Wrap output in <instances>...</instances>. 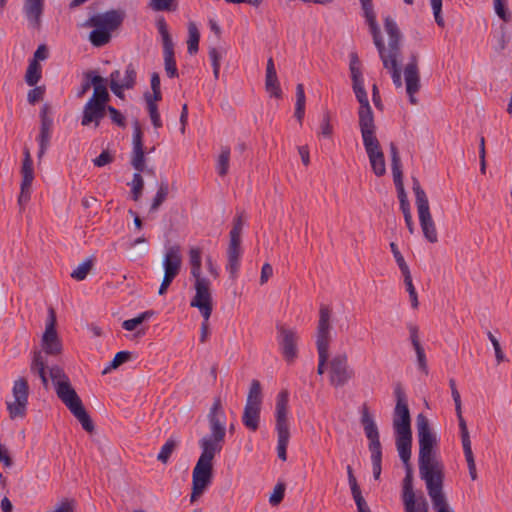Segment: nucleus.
Listing matches in <instances>:
<instances>
[{
	"mask_svg": "<svg viewBox=\"0 0 512 512\" xmlns=\"http://www.w3.org/2000/svg\"><path fill=\"white\" fill-rule=\"evenodd\" d=\"M222 56H223L222 51H220L219 49H217L215 47H213L209 50V58L212 63L213 74H214L215 79L219 78Z\"/></svg>",
	"mask_w": 512,
	"mask_h": 512,
	"instance_id": "6e6d98bb",
	"label": "nucleus"
},
{
	"mask_svg": "<svg viewBox=\"0 0 512 512\" xmlns=\"http://www.w3.org/2000/svg\"><path fill=\"white\" fill-rule=\"evenodd\" d=\"M49 374L52 379V381L55 384V387H57L59 382H65L69 381L68 376L64 373V371L58 367V366H52L49 368Z\"/></svg>",
	"mask_w": 512,
	"mask_h": 512,
	"instance_id": "338daca9",
	"label": "nucleus"
},
{
	"mask_svg": "<svg viewBox=\"0 0 512 512\" xmlns=\"http://www.w3.org/2000/svg\"><path fill=\"white\" fill-rule=\"evenodd\" d=\"M429 497L431 498V502L433 507L437 512H453L446 500V497L443 493V483L435 484L432 486H426Z\"/></svg>",
	"mask_w": 512,
	"mask_h": 512,
	"instance_id": "2f4dec72",
	"label": "nucleus"
},
{
	"mask_svg": "<svg viewBox=\"0 0 512 512\" xmlns=\"http://www.w3.org/2000/svg\"><path fill=\"white\" fill-rule=\"evenodd\" d=\"M390 249H391V252L395 258V261H396L402 275L410 273V269H409L404 257L402 256L401 252L399 251L398 246L394 242H391Z\"/></svg>",
	"mask_w": 512,
	"mask_h": 512,
	"instance_id": "5fc2aeb1",
	"label": "nucleus"
},
{
	"mask_svg": "<svg viewBox=\"0 0 512 512\" xmlns=\"http://www.w3.org/2000/svg\"><path fill=\"white\" fill-rule=\"evenodd\" d=\"M395 396L397 400L393 418L395 435L412 434L408 404L405 394L400 387L395 389Z\"/></svg>",
	"mask_w": 512,
	"mask_h": 512,
	"instance_id": "9b49d317",
	"label": "nucleus"
},
{
	"mask_svg": "<svg viewBox=\"0 0 512 512\" xmlns=\"http://www.w3.org/2000/svg\"><path fill=\"white\" fill-rule=\"evenodd\" d=\"M44 10V0H25L23 11L29 22L34 28L41 25V16Z\"/></svg>",
	"mask_w": 512,
	"mask_h": 512,
	"instance_id": "cd10ccee",
	"label": "nucleus"
},
{
	"mask_svg": "<svg viewBox=\"0 0 512 512\" xmlns=\"http://www.w3.org/2000/svg\"><path fill=\"white\" fill-rule=\"evenodd\" d=\"M412 189L415 194V203L417 206L418 217L420 226L424 237L430 243L438 241V234L435 223L432 219L429 207V201L425 191L422 189L420 182L417 178H412Z\"/></svg>",
	"mask_w": 512,
	"mask_h": 512,
	"instance_id": "20e7f679",
	"label": "nucleus"
},
{
	"mask_svg": "<svg viewBox=\"0 0 512 512\" xmlns=\"http://www.w3.org/2000/svg\"><path fill=\"white\" fill-rule=\"evenodd\" d=\"M278 436V442H277V453L278 457L285 461L287 459V446L290 439V434H283V435H277Z\"/></svg>",
	"mask_w": 512,
	"mask_h": 512,
	"instance_id": "680f3d73",
	"label": "nucleus"
},
{
	"mask_svg": "<svg viewBox=\"0 0 512 512\" xmlns=\"http://www.w3.org/2000/svg\"><path fill=\"white\" fill-rule=\"evenodd\" d=\"M24 159L21 167L22 181L20 185V194L18 203L21 207L25 206L31 197V187L34 180V169L31 154L28 148L23 151Z\"/></svg>",
	"mask_w": 512,
	"mask_h": 512,
	"instance_id": "f3484780",
	"label": "nucleus"
},
{
	"mask_svg": "<svg viewBox=\"0 0 512 512\" xmlns=\"http://www.w3.org/2000/svg\"><path fill=\"white\" fill-rule=\"evenodd\" d=\"M412 434L396 435V447L405 466L410 465Z\"/></svg>",
	"mask_w": 512,
	"mask_h": 512,
	"instance_id": "c9c22d12",
	"label": "nucleus"
},
{
	"mask_svg": "<svg viewBox=\"0 0 512 512\" xmlns=\"http://www.w3.org/2000/svg\"><path fill=\"white\" fill-rule=\"evenodd\" d=\"M493 39L495 41L494 49L497 52H501L507 47V45L510 41V38L506 34L504 25H502L500 27L499 31L493 33Z\"/></svg>",
	"mask_w": 512,
	"mask_h": 512,
	"instance_id": "8fccbe9b",
	"label": "nucleus"
},
{
	"mask_svg": "<svg viewBox=\"0 0 512 512\" xmlns=\"http://www.w3.org/2000/svg\"><path fill=\"white\" fill-rule=\"evenodd\" d=\"M177 444L178 443L175 439H173V438L168 439L165 442V444L162 446V448L157 456V460L166 464L168 462L170 456L176 449Z\"/></svg>",
	"mask_w": 512,
	"mask_h": 512,
	"instance_id": "09e8293b",
	"label": "nucleus"
},
{
	"mask_svg": "<svg viewBox=\"0 0 512 512\" xmlns=\"http://www.w3.org/2000/svg\"><path fill=\"white\" fill-rule=\"evenodd\" d=\"M404 79L406 84V93L409 96L411 104H417L415 94L420 90V73L418 67V54L412 53L409 62L404 68Z\"/></svg>",
	"mask_w": 512,
	"mask_h": 512,
	"instance_id": "aec40b11",
	"label": "nucleus"
},
{
	"mask_svg": "<svg viewBox=\"0 0 512 512\" xmlns=\"http://www.w3.org/2000/svg\"><path fill=\"white\" fill-rule=\"evenodd\" d=\"M89 40L95 47H102L111 40V32L108 29L95 28L89 34Z\"/></svg>",
	"mask_w": 512,
	"mask_h": 512,
	"instance_id": "e433bc0d",
	"label": "nucleus"
},
{
	"mask_svg": "<svg viewBox=\"0 0 512 512\" xmlns=\"http://www.w3.org/2000/svg\"><path fill=\"white\" fill-rule=\"evenodd\" d=\"M430 4L433 10L435 22L439 27L445 26V21L441 15L442 12V0H430Z\"/></svg>",
	"mask_w": 512,
	"mask_h": 512,
	"instance_id": "0e129e2a",
	"label": "nucleus"
},
{
	"mask_svg": "<svg viewBox=\"0 0 512 512\" xmlns=\"http://www.w3.org/2000/svg\"><path fill=\"white\" fill-rule=\"evenodd\" d=\"M95 75V71H88L84 73V81L82 82L79 90L77 91V98H83L85 94L90 90L92 86V77Z\"/></svg>",
	"mask_w": 512,
	"mask_h": 512,
	"instance_id": "e2e57ef3",
	"label": "nucleus"
},
{
	"mask_svg": "<svg viewBox=\"0 0 512 512\" xmlns=\"http://www.w3.org/2000/svg\"><path fill=\"white\" fill-rule=\"evenodd\" d=\"M92 267H93V259L87 258L81 264H79L77 268H75L72 271L71 277L77 281H82L87 277V275L91 271Z\"/></svg>",
	"mask_w": 512,
	"mask_h": 512,
	"instance_id": "c03bdc74",
	"label": "nucleus"
},
{
	"mask_svg": "<svg viewBox=\"0 0 512 512\" xmlns=\"http://www.w3.org/2000/svg\"><path fill=\"white\" fill-rule=\"evenodd\" d=\"M189 262L191 265V275L195 279L194 288L196 300L203 299L206 295L211 294V281L202 276V258L201 250L199 248H191L189 251ZM198 304H201L197 301Z\"/></svg>",
	"mask_w": 512,
	"mask_h": 512,
	"instance_id": "9d476101",
	"label": "nucleus"
},
{
	"mask_svg": "<svg viewBox=\"0 0 512 512\" xmlns=\"http://www.w3.org/2000/svg\"><path fill=\"white\" fill-rule=\"evenodd\" d=\"M419 438V474L426 486L441 484L444 481V466L433 451L436 438L431 432L429 421L419 414L416 419Z\"/></svg>",
	"mask_w": 512,
	"mask_h": 512,
	"instance_id": "f257e3e1",
	"label": "nucleus"
},
{
	"mask_svg": "<svg viewBox=\"0 0 512 512\" xmlns=\"http://www.w3.org/2000/svg\"><path fill=\"white\" fill-rule=\"evenodd\" d=\"M107 104L88 100L83 107L81 125L89 126L94 124L97 128L101 120L105 117Z\"/></svg>",
	"mask_w": 512,
	"mask_h": 512,
	"instance_id": "b1692460",
	"label": "nucleus"
},
{
	"mask_svg": "<svg viewBox=\"0 0 512 512\" xmlns=\"http://www.w3.org/2000/svg\"><path fill=\"white\" fill-rule=\"evenodd\" d=\"M353 86V91L360 104L358 111L359 128L360 130L367 128H375L374 115L369 104L367 92L364 87V82L356 83Z\"/></svg>",
	"mask_w": 512,
	"mask_h": 512,
	"instance_id": "412c9836",
	"label": "nucleus"
},
{
	"mask_svg": "<svg viewBox=\"0 0 512 512\" xmlns=\"http://www.w3.org/2000/svg\"><path fill=\"white\" fill-rule=\"evenodd\" d=\"M106 112L109 113L112 123L122 128L126 127L125 117L119 110L113 106L107 105Z\"/></svg>",
	"mask_w": 512,
	"mask_h": 512,
	"instance_id": "bf43d9fd",
	"label": "nucleus"
},
{
	"mask_svg": "<svg viewBox=\"0 0 512 512\" xmlns=\"http://www.w3.org/2000/svg\"><path fill=\"white\" fill-rule=\"evenodd\" d=\"M13 400L6 401L7 411L12 420L23 419L27 414L29 385L24 377L16 379L12 387Z\"/></svg>",
	"mask_w": 512,
	"mask_h": 512,
	"instance_id": "6e6552de",
	"label": "nucleus"
},
{
	"mask_svg": "<svg viewBox=\"0 0 512 512\" xmlns=\"http://www.w3.org/2000/svg\"><path fill=\"white\" fill-rule=\"evenodd\" d=\"M189 38L187 41V49L189 54H195L198 52L200 33L195 23L190 22L188 25Z\"/></svg>",
	"mask_w": 512,
	"mask_h": 512,
	"instance_id": "a19ab883",
	"label": "nucleus"
},
{
	"mask_svg": "<svg viewBox=\"0 0 512 512\" xmlns=\"http://www.w3.org/2000/svg\"><path fill=\"white\" fill-rule=\"evenodd\" d=\"M331 310L326 305H321L319 309V321L317 325L316 346L319 356L317 373L322 375L325 371L326 363L329 358V345L331 341Z\"/></svg>",
	"mask_w": 512,
	"mask_h": 512,
	"instance_id": "39448f33",
	"label": "nucleus"
},
{
	"mask_svg": "<svg viewBox=\"0 0 512 512\" xmlns=\"http://www.w3.org/2000/svg\"><path fill=\"white\" fill-rule=\"evenodd\" d=\"M202 304H198L196 300V296H194L190 302L191 307L197 308L204 321L201 324V335H200V341L202 343L206 342L208 335H209V318L212 313V295H206L203 299L198 300Z\"/></svg>",
	"mask_w": 512,
	"mask_h": 512,
	"instance_id": "a878e982",
	"label": "nucleus"
},
{
	"mask_svg": "<svg viewBox=\"0 0 512 512\" xmlns=\"http://www.w3.org/2000/svg\"><path fill=\"white\" fill-rule=\"evenodd\" d=\"M131 186L132 199L134 201H138L142 195V191L144 188V180L140 173H134Z\"/></svg>",
	"mask_w": 512,
	"mask_h": 512,
	"instance_id": "864d4df0",
	"label": "nucleus"
},
{
	"mask_svg": "<svg viewBox=\"0 0 512 512\" xmlns=\"http://www.w3.org/2000/svg\"><path fill=\"white\" fill-rule=\"evenodd\" d=\"M47 364L44 360V357L40 351H35L33 353L32 362L30 365V371L32 374L38 375L41 379L42 384L47 387L48 386V377L46 375Z\"/></svg>",
	"mask_w": 512,
	"mask_h": 512,
	"instance_id": "f704fd0d",
	"label": "nucleus"
},
{
	"mask_svg": "<svg viewBox=\"0 0 512 512\" xmlns=\"http://www.w3.org/2000/svg\"><path fill=\"white\" fill-rule=\"evenodd\" d=\"M242 255L241 244L229 243L227 249V265L226 270L229 272L230 278L235 280L240 269V259Z\"/></svg>",
	"mask_w": 512,
	"mask_h": 512,
	"instance_id": "c756f323",
	"label": "nucleus"
},
{
	"mask_svg": "<svg viewBox=\"0 0 512 512\" xmlns=\"http://www.w3.org/2000/svg\"><path fill=\"white\" fill-rule=\"evenodd\" d=\"M361 423L365 435L369 440L368 448L371 453L373 476L378 480L382 470V446L379 439L378 427L367 409L363 411Z\"/></svg>",
	"mask_w": 512,
	"mask_h": 512,
	"instance_id": "423d86ee",
	"label": "nucleus"
},
{
	"mask_svg": "<svg viewBox=\"0 0 512 512\" xmlns=\"http://www.w3.org/2000/svg\"><path fill=\"white\" fill-rule=\"evenodd\" d=\"M288 403L289 393L287 390H282L276 399L275 417H276V431L277 435L290 434L288 424Z\"/></svg>",
	"mask_w": 512,
	"mask_h": 512,
	"instance_id": "5701e85b",
	"label": "nucleus"
},
{
	"mask_svg": "<svg viewBox=\"0 0 512 512\" xmlns=\"http://www.w3.org/2000/svg\"><path fill=\"white\" fill-rule=\"evenodd\" d=\"M244 226L243 214L238 215L233 222V227L230 231V242L241 244V233Z\"/></svg>",
	"mask_w": 512,
	"mask_h": 512,
	"instance_id": "de8ad7c7",
	"label": "nucleus"
},
{
	"mask_svg": "<svg viewBox=\"0 0 512 512\" xmlns=\"http://www.w3.org/2000/svg\"><path fill=\"white\" fill-rule=\"evenodd\" d=\"M169 194V184L167 181H162L158 187V191L152 201L150 211H157L162 203L166 200Z\"/></svg>",
	"mask_w": 512,
	"mask_h": 512,
	"instance_id": "79ce46f5",
	"label": "nucleus"
},
{
	"mask_svg": "<svg viewBox=\"0 0 512 512\" xmlns=\"http://www.w3.org/2000/svg\"><path fill=\"white\" fill-rule=\"evenodd\" d=\"M182 266L181 247L179 245H171L166 248L163 258L164 274L176 277Z\"/></svg>",
	"mask_w": 512,
	"mask_h": 512,
	"instance_id": "393cba45",
	"label": "nucleus"
},
{
	"mask_svg": "<svg viewBox=\"0 0 512 512\" xmlns=\"http://www.w3.org/2000/svg\"><path fill=\"white\" fill-rule=\"evenodd\" d=\"M385 31L389 37L388 47H385L384 42L375 45L379 57L383 63V67L387 69L396 88L402 87V76L399 66V58L401 55L400 41L401 32L396 22L389 16L384 19Z\"/></svg>",
	"mask_w": 512,
	"mask_h": 512,
	"instance_id": "f03ea898",
	"label": "nucleus"
},
{
	"mask_svg": "<svg viewBox=\"0 0 512 512\" xmlns=\"http://www.w3.org/2000/svg\"><path fill=\"white\" fill-rule=\"evenodd\" d=\"M413 476L411 466H406V476L403 480V503L405 512H428V503L424 498L415 499L413 491Z\"/></svg>",
	"mask_w": 512,
	"mask_h": 512,
	"instance_id": "6ab92c4d",
	"label": "nucleus"
},
{
	"mask_svg": "<svg viewBox=\"0 0 512 512\" xmlns=\"http://www.w3.org/2000/svg\"><path fill=\"white\" fill-rule=\"evenodd\" d=\"M403 277H404V283L406 285L407 292L410 297L411 305L414 309H416L419 305V302H418L417 292H416L415 287L412 282L411 273L405 274V275H403Z\"/></svg>",
	"mask_w": 512,
	"mask_h": 512,
	"instance_id": "4d7b16f0",
	"label": "nucleus"
},
{
	"mask_svg": "<svg viewBox=\"0 0 512 512\" xmlns=\"http://www.w3.org/2000/svg\"><path fill=\"white\" fill-rule=\"evenodd\" d=\"M277 342L284 359L292 362L297 357L298 335L295 329L282 323H277Z\"/></svg>",
	"mask_w": 512,
	"mask_h": 512,
	"instance_id": "4468645a",
	"label": "nucleus"
},
{
	"mask_svg": "<svg viewBox=\"0 0 512 512\" xmlns=\"http://www.w3.org/2000/svg\"><path fill=\"white\" fill-rule=\"evenodd\" d=\"M362 9L364 11V16L366 21L370 27V31L373 37V42L375 45L380 44L383 41L380 33V28L376 21V15L373 10L372 0H360Z\"/></svg>",
	"mask_w": 512,
	"mask_h": 512,
	"instance_id": "c85d7f7f",
	"label": "nucleus"
},
{
	"mask_svg": "<svg viewBox=\"0 0 512 512\" xmlns=\"http://www.w3.org/2000/svg\"><path fill=\"white\" fill-rule=\"evenodd\" d=\"M132 358V353L129 351H120L116 353L113 360L109 363V365L102 371L103 374H107L112 369L118 368L123 363L129 361Z\"/></svg>",
	"mask_w": 512,
	"mask_h": 512,
	"instance_id": "49530a36",
	"label": "nucleus"
},
{
	"mask_svg": "<svg viewBox=\"0 0 512 512\" xmlns=\"http://www.w3.org/2000/svg\"><path fill=\"white\" fill-rule=\"evenodd\" d=\"M175 0H151L150 6L154 11H173L176 9Z\"/></svg>",
	"mask_w": 512,
	"mask_h": 512,
	"instance_id": "052dcab7",
	"label": "nucleus"
},
{
	"mask_svg": "<svg viewBox=\"0 0 512 512\" xmlns=\"http://www.w3.org/2000/svg\"><path fill=\"white\" fill-rule=\"evenodd\" d=\"M154 315L153 310H147L145 312L140 313L137 317L125 320L122 323L123 329L127 331H133L136 327L142 324L144 321L150 319Z\"/></svg>",
	"mask_w": 512,
	"mask_h": 512,
	"instance_id": "37998d69",
	"label": "nucleus"
},
{
	"mask_svg": "<svg viewBox=\"0 0 512 512\" xmlns=\"http://www.w3.org/2000/svg\"><path fill=\"white\" fill-rule=\"evenodd\" d=\"M390 152H391L392 174L402 173L401 159L399 156V152H398L397 146L393 142L390 143Z\"/></svg>",
	"mask_w": 512,
	"mask_h": 512,
	"instance_id": "13d9d810",
	"label": "nucleus"
},
{
	"mask_svg": "<svg viewBox=\"0 0 512 512\" xmlns=\"http://www.w3.org/2000/svg\"><path fill=\"white\" fill-rule=\"evenodd\" d=\"M157 28L162 37L165 72L169 78L178 77V69L174 56V44L164 18H160L157 21Z\"/></svg>",
	"mask_w": 512,
	"mask_h": 512,
	"instance_id": "f8f14e48",
	"label": "nucleus"
},
{
	"mask_svg": "<svg viewBox=\"0 0 512 512\" xmlns=\"http://www.w3.org/2000/svg\"><path fill=\"white\" fill-rule=\"evenodd\" d=\"M42 348L49 355H58L62 350L56 331V313L52 307L48 309L45 332L42 336Z\"/></svg>",
	"mask_w": 512,
	"mask_h": 512,
	"instance_id": "dca6fc26",
	"label": "nucleus"
},
{
	"mask_svg": "<svg viewBox=\"0 0 512 512\" xmlns=\"http://www.w3.org/2000/svg\"><path fill=\"white\" fill-rule=\"evenodd\" d=\"M456 415H457L458 422H459L463 450L472 449L467 424H466L465 419L462 416V407L460 408L459 412H456Z\"/></svg>",
	"mask_w": 512,
	"mask_h": 512,
	"instance_id": "a18cd8bd",
	"label": "nucleus"
},
{
	"mask_svg": "<svg viewBox=\"0 0 512 512\" xmlns=\"http://www.w3.org/2000/svg\"><path fill=\"white\" fill-rule=\"evenodd\" d=\"M121 73L119 70H114L109 76V86L114 95L120 99L124 98V90L133 89L136 85L137 72L132 63L125 67V75L120 79Z\"/></svg>",
	"mask_w": 512,
	"mask_h": 512,
	"instance_id": "2eb2a0df",
	"label": "nucleus"
},
{
	"mask_svg": "<svg viewBox=\"0 0 512 512\" xmlns=\"http://www.w3.org/2000/svg\"><path fill=\"white\" fill-rule=\"evenodd\" d=\"M58 398L65 404L70 412L79 420L84 430L92 432L93 422L86 412L80 397L71 386L70 381L59 382L55 387Z\"/></svg>",
	"mask_w": 512,
	"mask_h": 512,
	"instance_id": "7ed1b4c3",
	"label": "nucleus"
},
{
	"mask_svg": "<svg viewBox=\"0 0 512 512\" xmlns=\"http://www.w3.org/2000/svg\"><path fill=\"white\" fill-rule=\"evenodd\" d=\"M131 164L137 170L138 173L144 170L145 153L143 147L133 148Z\"/></svg>",
	"mask_w": 512,
	"mask_h": 512,
	"instance_id": "3c124183",
	"label": "nucleus"
},
{
	"mask_svg": "<svg viewBox=\"0 0 512 512\" xmlns=\"http://www.w3.org/2000/svg\"><path fill=\"white\" fill-rule=\"evenodd\" d=\"M41 79V65L36 60H31L29 62L26 74L25 81L29 86H35L39 80Z\"/></svg>",
	"mask_w": 512,
	"mask_h": 512,
	"instance_id": "58836bf2",
	"label": "nucleus"
},
{
	"mask_svg": "<svg viewBox=\"0 0 512 512\" xmlns=\"http://www.w3.org/2000/svg\"><path fill=\"white\" fill-rule=\"evenodd\" d=\"M48 106L44 105L41 111V126L40 133L38 136L39 151L38 158H41L50 145L51 131L53 126V120L47 116Z\"/></svg>",
	"mask_w": 512,
	"mask_h": 512,
	"instance_id": "bb28decb",
	"label": "nucleus"
},
{
	"mask_svg": "<svg viewBox=\"0 0 512 512\" xmlns=\"http://www.w3.org/2000/svg\"><path fill=\"white\" fill-rule=\"evenodd\" d=\"M92 86H93V94L89 98L90 101L100 102L107 104L110 100V95L107 90V80L100 75H95L92 77Z\"/></svg>",
	"mask_w": 512,
	"mask_h": 512,
	"instance_id": "473e14b6",
	"label": "nucleus"
},
{
	"mask_svg": "<svg viewBox=\"0 0 512 512\" xmlns=\"http://www.w3.org/2000/svg\"><path fill=\"white\" fill-rule=\"evenodd\" d=\"M213 462L199 458L192 473L191 502H195L211 484Z\"/></svg>",
	"mask_w": 512,
	"mask_h": 512,
	"instance_id": "1a4fd4ad",
	"label": "nucleus"
},
{
	"mask_svg": "<svg viewBox=\"0 0 512 512\" xmlns=\"http://www.w3.org/2000/svg\"><path fill=\"white\" fill-rule=\"evenodd\" d=\"M223 442V439L204 436L199 441V445L202 450L199 458L213 462L215 455L222 450Z\"/></svg>",
	"mask_w": 512,
	"mask_h": 512,
	"instance_id": "7c9ffc66",
	"label": "nucleus"
},
{
	"mask_svg": "<svg viewBox=\"0 0 512 512\" xmlns=\"http://www.w3.org/2000/svg\"><path fill=\"white\" fill-rule=\"evenodd\" d=\"M265 88L266 91L275 98H280L282 95V91L280 88V84L278 81V77L276 76H266L265 78Z\"/></svg>",
	"mask_w": 512,
	"mask_h": 512,
	"instance_id": "603ef678",
	"label": "nucleus"
},
{
	"mask_svg": "<svg viewBox=\"0 0 512 512\" xmlns=\"http://www.w3.org/2000/svg\"><path fill=\"white\" fill-rule=\"evenodd\" d=\"M124 12L120 10H110L102 14H96L88 18L83 26L108 29L112 32L116 30L124 20Z\"/></svg>",
	"mask_w": 512,
	"mask_h": 512,
	"instance_id": "4be33fe9",
	"label": "nucleus"
},
{
	"mask_svg": "<svg viewBox=\"0 0 512 512\" xmlns=\"http://www.w3.org/2000/svg\"><path fill=\"white\" fill-rule=\"evenodd\" d=\"M229 160H230V148L227 146H223L221 148V153L218 157L216 170L219 176L224 177L227 175L229 170Z\"/></svg>",
	"mask_w": 512,
	"mask_h": 512,
	"instance_id": "ea45409f",
	"label": "nucleus"
},
{
	"mask_svg": "<svg viewBox=\"0 0 512 512\" xmlns=\"http://www.w3.org/2000/svg\"><path fill=\"white\" fill-rule=\"evenodd\" d=\"M147 110L152 121V124L155 128L162 127V121L160 119V114L158 111V106L156 103L149 102L147 104Z\"/></svg>",
	"mask_w": 512,
	"mask_h": 512,
	"instance_id": "69168bd1",
	"label": "nucleus"
},
{
	"mask_svg": "<svg viewBox=\"0 0 512 512\" xmlns=\"http://www.w3.org/2000/svg\"><path fill=\"white\" fill-rule=\"evenodd\" d=\"M363 139V145L369 158L371 168L376 176L380 177L386 173L384 153L380 143L375 135V128L360 130Z\"/></svg>",
	"mask_w": 512,
	"mask_h": 512,
	"instance_id": "0eeeda50",
	"label": "nucleus"
},
{
	"mask_svg": "<svg viewBox=\"0 0 512 512\" xmlns=\"http://www.w3.org/2000/svg\"><path fill=\"white\" fill-rule=\"evenodd\" d=\"M210 434L209 437L225 440L226 435V415L222 406L221 399L215 398L207 415Z\"/></svg>",
	"mask_w": 512,
	"mask_h": 512,
	"instance_id": "a211bd4d",
	"label": "nucleus"
},
{
	"mask_svg": "<svg viewBox=\"0 0 512 512\" xmlns=\"http://www.w3.org/2000/svg\"><path fill=\"white\" fill-rule=\"evenodd\" d=\"M260 406L246 405L242 416V422L244 426L251 430L256 431L259 428L260 423Z\"/></svg>",
	"mask_w": 512,
	"mask_h": 512,
	"instance_id": "72a5a7b5",
	"label": "nucleus"
},
{
	"mask_svg": "<svg viewBox=\"0 0 512 512\" xmlns=\"http://www.w3.org/2000/svg\"><path fill=\"white\" fill-rule=\"evenodd\" d=\"M285 494V486L282 483H278L273 490V493L271 494L269 498V502L272 506L278 505L284 498Z\"/></svg>",
	"mask_w": 512,
	"mask_h": 512,
	"instance_id": "774afa93",
	"label": "nucleus"
},
{
	"mask_svg": "<svg viewBox=\"0 0 512 512\" xmlns=\"http://www.w3.org/2000/svg\"><path fill=\"white\" fill-rule=\"evenodd\" d=\"M262 404V389L258 380L254 379L251 382L249 392L246 399V405L260 406Z\"/></svg>",
	"mask_w": 512,
	"mask_h": 512,
	"instance_id": "4c0bfd02",
	"label": "nucleus"
},
{
	"mask_svg": "<svg viewBox=\"0 0 512 512\" xmlns=\"http://www.w3.org/2000/svg\"><path fill=\"white\" fill-rule=\"evenodd\" d=\"M354 377V370L348 364V357L345 353L335 355L329 363V378L331 385L335 387L344 386Z\"/></svg>",
	"mask_w": 512,
	"mask_h": 512,
	"instance_id": "ddd939ff",
	"label": "nucleus"
}]
</instances>
